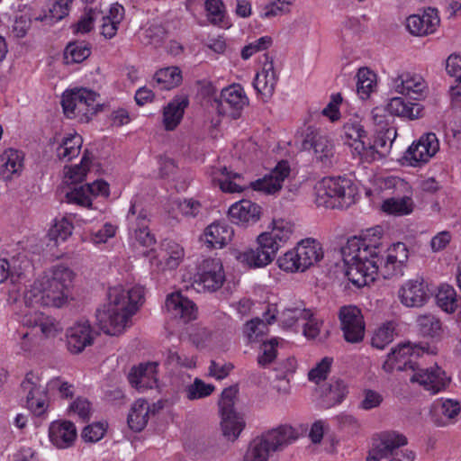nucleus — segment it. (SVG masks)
<instances>
[{"mask_svg": "<svg viewBox=\"0 0 461 461\" xmlns=\"http://www.w3.org/2000/svg\"><path fill=\"white\" fill-rule=\"evenodd\" d=\"M77 438V429L71 421H55L50 427V439L59 448L70 447Z\"/></svg>", "mask_w": 461, "mask_h": 461, "instance_id": "30", "label": "nucleus"}, {"mask_svg": "<svg viewBox=\"0 0 461 461\" xmlns=\"http://www.w3.org/2000/svg\"><path fill=\"white\" fill-rule=\"evenodd\" d=\"M427 349V345L421 343H403L395 348H392L384 362L383 369L388 373L394 369L398 371H416L418 364L415 358L420 356Z\"/></svg>", "mask_w": 461, "mask_h": 461, "instance_id": "11", "label": "nucleus"}, {"mask_svg": "<svg viewBox=\"0 0 461 461\" xmlns=\"http://www.w3.org/2000/svg\"><path fill=\"white\" fill-rule=\"evenodd\" d=\"M29 375H26L21 386L24 392H27L26 402L28 409L35 415L40 416L44 413L46 410L47 388L32 382Z\"/></svg>", "mask_w": 461, "mask_h": 461, "instance_id": "27", "label": "nucleus"}, {"mask_svg": "<svg viewBox=\"0 0 461 461\" xmlns=\"http://www.w3.org/2000/svg\"><path fill=\"white\" fill-rule=\"evenodd\" d=\"M99 95L87 88L67 90L61 100L64 113L68 118H78L82 122H88L101 108Z\"/></svg>", "mask_w": 461, "mask_h": 461, "instance_id": "7", "label": "nucleus"}, {"mask_svg": "<svg viewBox=\"0 0 461 461\" xmlns=\"http://www.w3.org/2000/svg\"><path fill=\"white\" fill-rule=\"evenodd\" d=\"M423 19L420 18V14L410 15L406 20V27L408 31L416 36L427 35L435 32L437 28V21L435 17L429 20V27H423Z\"/></svg>", "mask_w": 461, "mask_h": 461, "instance_id": "50", "label": "nucleus"}, {"mask_svg": "<svg viewBox=\"0 0 461 461\" xmlns=\"http://www.w3.org/2000/svg\"><path fill=\"white\" fill-rule=\"evenodd\" d=\"M213 102L219 113H226L229 107L233 110L232 116H235L247 104L248 98L240 85H232L222 89Z\"/></svg>", "mask_w": 461, "mask_h": 461, "instance_id": "19", "label": "nucleus"}, {"mask_svg": "<svg viewBox=\"0 0 461 461\" xmlns=\"http://www.w3.org/2000/svg\"><path fill=\"white\" fill-rule=\"evenodd\" d=\"M413 372L414 374L411 376L410 381L419 383L425 389L432 391L434 393L445 389L450 382V378L447 376L445 371L438 366L430 368H420L418 365V369Z\"/></svg>", "mask_w": 461, "mask_h": 461, "instance_id": "18", "label": "nucleus"}, {"mask_svg": "<svg viewBox=\"0 0 461 461\" xmlns=\"http://www.w3.org/2000/svg\"><path fill=\"white\" fill-rule=\"evenodd\" d=\"M102 12L96 8L85 9V13L79 18L77 23H75L74 33H87L93 27L94 23L100 18Z\"/></svg>", "mask_w": 461, "mask_h": 461, "instance_id": "51", "label": "nucleus"}, {"mask_svg": "<svg viewBox=\"0 0 461 461\" xmlns=\"http://www.w3.org/2000/svg\"><path fill=\"white\" fill-rule=\"evenodd\" d=\"M144 292L136 286L126 290L122 286L112 287L108 291V303L104 310H97L96 319L99 328L108 335L121 334L131 317L137 312Z\"/></svg>", "mask_w": 461, "mask_h": 461, "instance_id": "2", "label": "nucleus"}, {"mask_svg": "<svg viewBox=\"0 0 461 461\" xmlns=\"http://www.w3.org/2000/svg\"><path fill=\"white\" fill-rule=\"evenodd\" d=\"M277 265L280 269L285 272H297L301 271L298 256L295 249L285 253L282 257L278 258Z\"/></svg>", "mask_w": 461, "mask_h": 461, "instance_id": "56", "label": "nucleus"}, {"mask_svg": "<svg viewBox=\"0 0 461 461\" xmlns=\"http://www.w3.org/2000/svg\"><path fill=\"white\" fill-rule=\"evenodd\" d=\"M167 34L161 23H151L142 34V42L146 45L158 46Z\"/></svg>", "mask_w": 461, "mask_h": 461, "instance_id": "53", "label": "nucleus"}, {"mask_svg": "<svg viewBox=\"0 0 461 461\" xmlns=\"http://www.w3.org/2000/svg\"><path fill=\"white\" fill-rule=\"evenodd\" d=\"M231 222L235 224L255 223L261 215V207L249 201L241 200L232 204L228 211Z\"/></svg>", "mask_w": 461, "mask_h": 461, "instance_id": "25", "label": "nucleus"}, {"mask_svg": "<svg viewBox=\"0 0 461 461\" xmlns=\"http://www.w3.org/2000/svg\"><path fill=\"white\" fill-rule=\"evenodd\" d=\"M407 438L395 431L381 433L377 438H374L366 461H381L384 458L390 459L393 455H397V449L407 445Z\"/></svg>", "mask_w": 461, "mask_h": 461, "instance_id": "14", "label": "nucleus"}, {"mask_svg": "<svg viewBox=\"0 0 461 461\" xmlns=\"http://www.w3.org/2000/svg\"><path fill=\"white\" fill-rule=\"evenodd\" d=\"M184 258V249L173 240H165L161 243L160 252L158 257L151 258V264L156 260L162 269L176 268Z\"/></svg>", "mask_w": 461, "mask_h": 461, "instance_id": "26", "label": "nucleus"}, {"mask_svg": "<svg viewBox=\"0 0 461 461\" xmlns=\"http://www.w3.org/2000/svg\"><path fill=\"white\" fill-rule=\"evenodd\" d=\"M265 330H267L266 323L262 320L255 318L246 322L243 332L249 341H255L264 334Z\"/></svg>", "mask_w": 461, "mask_h": 461, "instance_id": "63", "label": "nucleus"}, {"mask_svg": "<svg viewBox=\"0 0 461 461\" xmlns=\"http://www.w3.org/2000/svg\"><path fill=\"white\" fill-rule=\"evenodd\" d=\"M23 167V153L14 149H5L0 157V179L11 180Z\"/></svg>", "mask_w": 461, "mask_h": 461, "instance_id": "29", "label": "nucleus"}, {"mask_svg": "<svg viewBox=\"0 0 461 461\" xmlns=\"http://www.w3.org/2000/svg\"><path fill=\"white\" fill-rule=\"evenodd\" d=\"M69 294L59 288H53L48 281L46 284L34 283L24 294V302L29 307L47 306L62 307L68 302Z\"/></svg>", "mask_w": 461, "mask_h": 461, "instance_id": "12", "label": "nucleus"}, {"mask_svg": "<svg viewBox=\"0 0 461 461\" xmlns=\"http://www.w3.org/2000/svg\"><path fill=\"white\" fill-rule=\"evenodd\" d=\"M409 258L407 246L402 242L393 244L386 251V256H383L380 274L384 278H390L393 276L402 275V267Z\"/></svg>", "mask_w": 461, "mask_h": 461, "instance_id": "17", "label": "nucleus"}, {"mask_svg": "<svg viewBox=\"0 0 461 461\" xmlns=\"http://www.w3.org/2000/svg\"><path fill=\"white\" fill-rule=\"evenodd\" d=\"M311 311L305 308H286L281 313V321L285 327H292L299 319L310 318Z\"/></svg>", "mask_w": 461, "mask_h": 461, "instance_id": "55", "label": "nucleus"}, {"mask_svg": "<svg viewBox=\"0 0 461 461\" xmlns=\"http://www.w3.org/2000/svg\"><path fill=\"white\" fill-rule=\"evenodd\" d=\"M277 339H272L262 344V354L258 357V363L261 366H266L272 363L276 357Z\"/></svg>", "mask_w": 461, "mask_h": 461, "instance_id": "59", "label": "nucleus"}, {"mask_svg": "<svg viewBox=\"0 0 461 461\" xmlns=\"http://www.w3.org/2000/svg\"><path fill=\"white\" fill-rule=\"evenodd\" d=\"M73 226L65 218L56 221L49 230V237L50 240L59 242V240L65 241L72 233Z\"/></svg>", "mask_w": 461, "mask_h": 461, "instance_id": "54", "label": "nucleus"}, {"mask_svg": "<svg viewBox=\"0 0 461 461\" xmlns=\"http://www.w3.org/2000/svg\"><path fill=\"white\" fill-rule=\"evenodd\" d=\"M224 281L225 274L219 258H206L199 265L194 277L196 289L215 292L222 286Z\"/></svg>", "mask_w": 461, "mask_h": 461, "instance_id": "13", "label": "nucleus"}, {"mask_svg": "<svg viewBox=\"0 0 461 461\" xmlns=\"http://www.w3.org/2000/svg\"><path fill=\"white\" fill-rule=\"evenodd\" d=\"M74 0H51L49 14L36 17V21L50 20V23H56L66 17L70 10V5Z\"/></svg>", "mask_w": 461, "mask_h": 461, "instance_id": "48", "label": "nucleus"}, {"mask_svg": "<svg viewBox=\"0 0 461 461\" xmlns=\"http://www.w3.org/2000/svg\"><path fill=\"white\" fill-rule=\"evenodd\" d=\"M394 88L399 94L419 100L423 96L425 82L419 75L403 73L394 79Z\"/></svg>", "mask_w": 461, "mask_h": 461, "instance_id": "28", "label": "nucleus"}, {"mask_svg": "<svg viewBox=\"0 0 461 461\" xmlns=\"http://www.w3.org/2000/svg\"><path fill=\"white\" fill-rule=\"evenodd\" d=\"M419 333L425 338L438 337L441 333V321L435 315L428 313L417 318Z\"/></svg>", "mask_w": 461, "mask_h": 461, "instance_id": "43", "label": "nucleus"}, {"mask_svg": "<svg viewBox=\"0 0 461 461\" xmlns=\"http://www.w3.org/2000/svg\"><path fill=\"white\" fill-rule=\"evenodd\" d=\"M298 438L297 430L284 424L269 429L250 441L242 461H268L271 453L282 451Z\"/></svg>", "mask_w": 461, "mask_h": 461, "instance_id": "5", "label": "nucleus"}, {"mask_svg": "<svg viewBox=\"0 0 461 461\" xmlns=\"http://www.w3.org/2000/svg\"><path fill=\"white\" fill-rule=\"evenodd\" d=\"M354 201L351 180L346 177H326L316 187V203L325 208H347Z\"/></svg>", "mask_w": 461, "mask_h": 461, "instance_id": "6", "label": "nucleus"}, {"mask_svg": "<svg viewBox=\"0 0 461 461\" xmlns=\"http://www.w3.org/2000/svg\"><path fill=\"white\" fill-rule=\"evenodd\" d=\"M348 393L347 385L343 380L337 379L331 381L327 388L322 392L321 404L329 409L339 404Z\"/></svg>", "mask_w": 461, "mask_h": 461, "instance_id": "38", "label": "nucleus"}, {"mask_svg": "<svg viewBox=\"0 0 461 461\" xmlns=\"http://www.w3.org/2000/svg\"><path fill=\"white\" fill-rule=\"evenodd\" d=\"M272 38L269 36L259 38L256 41L243 47L241 50L242 59H249L254 53L268 49L272 45Z\"/></svg>", "mask_w": 461, "mask_h": 461, "instance_id": "62", "label": "nucleus"}, {"mask_svg": "<svg viewBox=\"0 0 461 461\" xmlns=\"http://www.w3.org/2000/svg\"><path fill=\"white\" fill-rule=\"evenodd\" d=\"M189 102L187 97L172 100L163 112V123L167 131H173L181 122Z\"/></svg>", "mask_w": 461, "mask_h": 461, "instance_id": "34", "label": "nucleus"}, {"mask_svg": "<svg viewBox=\"0 0 461 461\" xmlns=\"http://www.w3.org/2000/svg\"><path fill=\"white\" fill-rule=\"evenodd\" d=\"M339 318L344 339L349 343H358L365 335V322L361 311L356 306H343L339 310Z\"/></svg>", "mask_w": 461, "mask_h": 461, "instance_id": "15", "label": "nucleus"}, {"mask_svg": "<svg viewBox=\"0 0 461 461\" xmlns=\"http://www.w3.org/2000/svg\"><path fill=\"white\" fill-rule=\"evenodd\" d=\"M341 253L347 267L345 275L354 285L363 287L375 280L383 259L377 244L353 237L341 249Z\"/></svg>", "mask_w": 461, "mask_h": 461, "instance_id": "1", "label": "nucleus"}, {"mask_svg": "<svg viewBox=\"0 0 461 461\" xmlns=\"http://www.w3.org/2000/svg\"><path fill=\"white\" fill-rule=\"evenodd\" d=\"M205 10L211 23L218 24L224 17V5L221 0H206Z\"/></svg>", "mask_w": 461, "mask_h": 461, "instance_id": "61", "label": "nucleus"}, {"mask_svg": "<svg viewBox=\"0 0 461 461\" xmlns=\"http://www.w3.org/2000/svg\"><path fill=\"white\" fill-rule=\"evenodd\" d=\"M302 147L303 150H313V161L321 168H330L336 161L333 140L316 129H307Z\"/></svg>", "mask_w": 461, "mask_h": 461, "instance_id": "9", "label": "nucleus"}, {"mask_svg": "<svg viewBox=\"0 0 461 461\" xmlns=\"http://www.w3.org/2000/svg\"><path fill=\"white\" fill-rule=\"evenodd\" d=\"M239 389L237 385L225 388L219 400L220 413L221 416L222 434L229 440L235 441L245 427V421L234 409Z\"/></svg>", "mask_w": 461, "mask_h": 461, "instance_id": "8", "label": "nucleus"}, {"mask_svg": "<svg viewBox=\"0 0 461 461\" xmlns=\"http://www.w3.org/2000/svg\"><path fill=\"white\" fill-rule=\"evenodd\" d=\"M386 110L391 115L414 120L421 115L422 107L420 104L405 102L402 97H393L387 104Z\"/></svg>", "mask_w": 461, "mask_h": 461, "instance_id": "35", "label": "nucleus"}, {"mask_svg": "<svg viewBox=\"0 0 461 461\" xmlns=\"http://www.w3.org/2000/svg\"><path fill=\"white\" fill-rule=\"evenodd\" d=\"M23 323L27 327H39L42 335L46 338L56 337L62 331V326L55 318L45 315L43 313H34L26 315Z\"/></svg>", "mask_w": 461, "mask_h": 461, "instance_id": "32", "label": "nucleus"}, {"mask_svg": "<svg viewBox=\"0 0 461 461\" xmlns=\"http://www.w3.org/2000/svg\"><path fill=\"white\" fill-rule=\"evenodd\" d=\"M343 138L346 140L348 145L352 148L353 155H357L356 147L357 143L366 146L367 139L366 131L364 127L357 121L348 122L344 124L342 128Z\"/></svg>", "mask_w": 461, "mask_h": 461, "instance_id": "40", "label": "nucleus"}, {"mask_svg": "<svg viewBox=\"0 0 461 461\" xmlns=\"http://www.w3.org/2000/svg\"><path fill=\"white\" fill-rule=\"evenodd\" d=\"M439 143L435 133L423 134L404 153V158L412 167L427 163L438 150Z\"/></svg>", "mask_w": 461, "mask_h": 461, "instance_id": "16", "label": "nucleus"}, {"mask_svg": "<svg viewBox=\"0 0 461 461\" xmlns=\"http://www.w3.org/2000/svg\"><path fill=\"white\" fill-rule=\"evenodd\" d=\"M82 145L81 136L75 134L63 139L57 149V157L59 159L71 160L79 154Z\"/></svg>", "mask_w": 461, "mask_h": 461, "instance_id": "45", "label": "nucleus"}, {"mask_svg": "<svg viewBox=\"0 0 461 461\" xmlns=\"http://www.w3.org/2000/svg\"><path fill=\"white\" fill-rule=\"evenodd\" d=\"M88 194L86 186L81 185L67 193L66 198L68 203H77L84 207H91L92 202Z\"/></svg>", "mask_w": 461, "mask_h": 461, "instance_id": "58", "label": "nucleus"}, {"mask_svg": "<svg viewBox=\"0 0 461 461\" xmlns=\"http://www.w3.org/2000/svg\"><path fill=\"white\" fill-rule=\"evenodd\" d=\"M446 70L457 82V85L450 86V95L453 97L461 96V55L451 54L447 59Z\"/></svg>", "mask_w": 461, "mask_h": 461, "instance_id": "47", "label": "nucleus"}, {"mask_svg": "<svg viewBox=\"0 0 461 461\" xmlns=\"http://www.w3.org/2000/svg\"><path fill=\"white\" fill-rule=\"evenodd\" d=\"M67 347L72 354L81 353L93 344L91 325L88 321H79L67 330Z\"/></svg>", "mask_w": 461, "mask_h": 461, "instance_id": "20", "label": "nucleus"}, {"mask_svg": "<svg viewBox=\"0 0 461 461\" xmlns=\"http://www.w3.org/2000/svg\"><path fill=\"white\" fill-rule=\"evenodd\" d=\"M415 207L414 202L410 196L392 197L385 199L382 203V211L394 216L411 214Z\"/></svg>", "mask_w": 461, "mask_h": 461, "instance_id": "37", "label": "nucleus"}, {"mask_svg": "<svg viewBox=\"0 0 461 461\" xmlns=\"http://www.w3.org/2000/svg\"><path fill=\"white\" fill-rule=\"evenodd\" d=\"M157 367L158 364L155 362L133 366L128 375L129 383L139 391L156 387L158 384Z\"/></svg>", "mask_w": 461, "mask_h": 461, "instance_id": "21", "label": "nucleus"}, {"mask_svg": "<svg viewBox=\"0 0 461 461\" xmlns=\"http://www.w3.org/2000/svg\"><path fill=\"white\" fill-rule=\"evenodd\" d=\"M399 296L407 307H421L429 298L422 277L408 281L400 290Z\"/></svg>", "mask_w": 461, "mask_h": 461, "instance_id": "22", "label": "nucleus"}, {"mask_svg": "<svg viewBox=\"0 0 461 461\" xmlns=\"http://www.w3.org/2000/svg\"><path fill=\"white\" fill-rule=\"evenodd\" d=\"M91 54V44L84 41L69 42L64 52V59L67 64L80 63Z\"/></svg>", "mask_w": 461, "mask_h": 461, "instance_id": "41", "label": "nucleus"}, {"mask_svg": "<svg viewBox=\"0 0 461 461\" xmlns=\"http://www.w3.org/2000/svg\"><path fill=\"white\" fill-rule=\"evenodd\" d=\"M73 279V271L65 266L59 265L54 267L51 277L47 281L50 283L51 287L59 288L70 294Z\"/></svg>", "mask_w": 461, "mask_h": 461, "instance_id": "42", "label": "nucleus"}, {"mask_svg": "<svg viewBox=\"0 0 461 461\" xmlns=\"http://www.w3.org/2000/svg\"><path fill=\"white\" fill-rule=\"evenodd\" d=\"M166 308L174 318H178L185 323L196 318L197 308L195 304L180 293H173L167 297Z\"/></svg>", "mask_w": 461, "mask_h": 461, "instance_id": "23", "label": "nucleus"}, {"mask_svg": "<svg viewBox=\"0 0 461 461\" xmlns=\"http://www.w3.org/2000/svg\"><path fill=\"white\" fill-rule=\"evenodd\" d=\"M262 71L258 73L254 78L253 86L258 94L263 97L269 98L274 94L278 77L274 69V61L267 54L264 55Z\"/></svg>", "mask_w": 461, "mask_h": 461, "instance_id": "24", "label": "nucleus"}, {"mask_svg": "<svg viewBox=\"0 0 461 461\" xmlns=\"http://www.w3.org/2000/svg\"><path fill=\"white\" fill-rule=\"evenodd\" d=\"M269 231L258 237L256 249H249L237 258L250 267H262L275 258L276 252L285 246L294 233V224L285 219L273 220Z\"/></svg>", "mask_w": 461, "mask_h": 461, "instance_id": "3", "label": "nucleus"}, {"mask_svg": "<svg viewBox=\"0 0 461 461\" xmlns=\"http://www.w3.org/2000/svg\"><path fill=\"white\" fill-rule=\"evenodd\" d=\"M301 271H304L323 258V251L315 240H303L295 248Z\"/></svg>", "mask_w": 461, "mask_h": 461, "instance_id": "31", "label": "nucleus"}, {"mask_svg": "<svg viewBox=\"0 0 461 461\" xmlns=\"http://www.w3.org/2000/svg\"><path fill=\"white\" fill-rule=\"evenodd\" d=\"M220 171L224 178L213 179V182L216 183L224 193H240L247 187H251L256 191L274 194L280 191L283 182L289 176L290 166L286 160H282L277 163L268 175H266L263 178L250 182L248 185L243 182V177L240 174L233 173L226 167H223Z\"/></svg>", "mask_w": 461, "mask_h": 461, "instance_id": "4", "label": "nucleus"}, {"mask_svg": "<svg viewBox=\"0 0 461 461\" xmlns=\"http://www.w3.org/2000/svg\"><path fill=\"white\" fill-rule=\"evenodd\" d=\"M214 389V385L205 384L203 380L195 378L194 383L185 389L186 397L191 401L204 398L211 395Z\"/></svg>", "mask_w": 461, "mask_h": 461, "instance_id": "52", "label": "nucleus"}, {"mask_svg": "<svg viewBox=\"0 0 461 461\" xmlns=\"http://www.w3.org/2000/svg\"><path fill=\"white\" fill-rule=\"evenodd\" d=\"M357 92L361 99H366L376 86V75L367 68H361L357 74Z\"/></svg>", "mask_w": 461, "mask_h": 461, "instance_id": "44", "label": "nucleus"}, {"mask_svg": "<svg viewBox=\"0 0 461 461\" xmlns=\"http://www.w3.org/2000/svg\"><path fill=\"white\" fill-rule=\"evenodd\" d=\"M437 304L446 312L452 313L457 307L456 293L453 286L444 284L436 294Z\"/></svg>", "mask_w": 461, "mask_h": 461, "instance_id": "46", "label": "nucleus"}, {"mask_svg": "<svg viewBox=\"0 0 461 461\" xmlns=\"http://www.w3.org/2000/svg\"><path fill=\"white\" fill-rule=\"evenodd\" d=\"M149 405L145 400L136 401L128 414L129 427L134 431H141L149 420Z\"/></svg>", "mask_w": 461, "mask_h": 461, "instance_id": "36", "label": "nucleus"}, {"mask_svg": "<svg viewBox=\"0 0 461 461\" xmlns=\"http://www.w3.org/2000/svg\"><path fill=\"white\" fill-rule=\"evenodd\" d=\"M154 80L161 90H170L181 84V70L177 67L161 68L155 73Z\"/></svg>", "mask_w": 461, "mask_h": 461, "instance_id": "39", "label": "nucleus"}, {"mask_svg": "<svg viewBox=\"0 0 461 461\" xmlns=\"http://www.w3.org/2000/svg\"><path fill=\"white\" fill-rule=\"evenodd\" d=\"M393 339V330L386 325L379 328L372 338V346L383 349L386 345Z\"/></svg>", "mask_w": 461, "mask_h": 461, "instance_id": "60", "label": "nucleus"}, {"mask_svg": "<svg viewBox=\"0 0 461 461\" xmlns=\"http://www.w3.org/2000/svg\"><path fill=\"white\" fill-rule=\"evenodd\" d=\"M373 143L366 142V146L357 143L356 153L359 158L367 163L385 158L392 148L393 142L397 136V131L393 126H381L376 130Z\"/></svg>", "mask_w": 461, "mask_h": 461, "instance_id": "10", "label": "nucleus"}, {"mask_svg": "<svg viewBox=\"0 0 461 461\" xmlns=\"http://www.w3.org/2000/svg\"><path fill=\"white\" fill-rule=\"evenodd\" d=\"M105 430L103 423L95 422L86 426L82 431L81 437L86 442L95 443L103 438Z\"/></svg>", "mask_w": 461, "mask_h": 461, "instance_id": "64", "label": "nucleus"}, {"mask_svg": "<svg viewBox=\"0 0 461 461\" xmlns=\"http://www.w3.org/2000/svg\"><path fill=\"white\" fill-rule=\"evenodd\" d=\"M225 452L223 447L215 438L200 441L197 445V453L205 461L214 460Z\"/></svg>", "mask_w": 461, "mask_h": 461, "instance_id": "49", "label": "nucleus"}, {"mask_svg": "<svg viewBox=\"0 0 461 461\" xmlns=\"http://www.w3.org/2000/svg\"><path fill=\"white\" fill-rule=\"evenodd\" d=\"M233 236V230L226 223L213 222L204 230L205 243L211 248H221Z\"/></svg>", "mask_w": 461, "mask_h": 461, "instance_id": "33", "label": "nucleus"}, {"mask_svg": "<svg viewBox=\"0 0 461 461\" xmlns=\"http://www.w3.org/2000/svg\"><path fill=\"white\" fill-rule=\"evenodd\" d=\"M332 363V358L323 357L315 367L312 368L308 373V378L310 381L319 383L321 380L327 378V375L330 372V368Z\"/></svg>", "mask_w": 461, "mask_h": 461, "instance_id": "57", "label": "nucleus"}]
</instances>
